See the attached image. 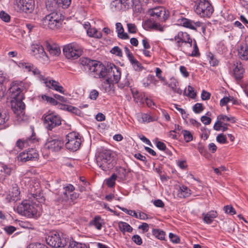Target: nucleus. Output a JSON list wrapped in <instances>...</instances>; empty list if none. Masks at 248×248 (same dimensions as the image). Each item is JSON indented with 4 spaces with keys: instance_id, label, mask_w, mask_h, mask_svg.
<instances>
[{
    "instance_id": "obj_44",
    "label": "nucleus",
    "mask_w": 248,
    "mask_h": 248,
    "mask_svg": "<svg viewBox=\"0 0 248 248\" xmlns=\"http://www.w3.org/2000/svg\"><path fill=\"white\" fill-rule=\"evenodd\" d=\"M128 60L132 64L135 70H140L141 67V64L136 59H135L133 55L129 58Z\"/></svg>"
},
{
    "instance_id": "obj_29",
    "label": "nucleus",
    "mask_w": 248,
    "mask_h": 248,
    "mask_svg": "<svg viewBox=\"0 0 248 248\" xmlns=\"http://www.w3.org/2000/svg\"><path fill=\"white\" fill-rule=\"evenodd\" d=\"M203 221L207 224H211L214 219L217 216V213L215 211H211L206 214H203Z\"/></svg>"
},
{
    "instance_id": "obj_24",
    "label": "nucleus",
    "mask_w": 248,
    "mask_h": 248,
    "mask_svg": "<svg viewBox=\"0 0 248 248\" xmlns=\"http://www.w3.org/2000/svg\"><path fill=\"white\" fill-rule=\"evenodd\" d=\"M175 192L177 196L180 198H186L191 194V191L188 187H178Z\"/></svg>"
},
{
    "instance_id": "obj_4",
    "label": "nucleus",
    "mask_w": 248,
    "mask_h": 248,
    "mask_svg": "<svg viewBox=\"0 0 248 248\" xmlns=\"http://www.w3.org/2000/svg\"><path fill=\"white\" fill-rule=\"evenodd\" d=\"M63 194L58 198V205L67 209L75 204V201L78 197L79 194L74 192L75 187H64Z\"/></svg>"
},
{
    "instance_id": "obj_19",
    "label": "nucleus",
    "mask_w": 248,
    "mask_h": 248,
    "mask_svg": "<svg viewBox=\"0 0 248 248\" xmlns=\"http://www.w3.org/2000/svg\"><path fill=\"white\" fill-rule=\"evenodd\" d=\"M5 198L8 202H16L20 200L21 195L19 187H11L6 193Z\"/></svg>"
},
{
    "instance_id": "obj_51",
    "label": "nucleus",
    "mask_w": 248,
    "mask_h": 248,
    "mask_svg": "<svg viewBox=\"0 0 248 248\" xmlns=\"http://www.w3.org/2000/svg\"><path fill=\"white\" fill-rule=\"evenodd\" d=\"M204 109L202 104L197 103L193 107V110L195 113H200Z\"/></svg>"
},
{
    "instance_id": "obj_13",
    "label": "nucleus",
    "mask_w": 248,
    "mask_h": 248,
    "mask_svg": "<svg viewBox=\"0 0 248 248\" xmlns=\"http://www.w3.org/2000/svg\"><path fill=\"white\" fill-rule=\"evenodd\" d=\"M14 7L18 12L31 13L34 8V0H15Z\"/></svg>"
},
{
    "instance_id": "obj_36",
    "label": "nucleus",
    "mask_w": 248,
    "mask_h": 248,
    "mask_svg": "<svg viewBox=\"0 0 248 248\" xmlns=\"http://www.w3.org/2000/svg\"><path fill=\"white\" fill-rule=\"evenodd\" d=\"M87 32L88 35L90 37L100 38L102 36L101 31H98L95 28H90L88 29L87 31Z\"/></svg>"
},
{
    "instance_id": "obj_31",
    "label": "nucleus",
    "mask_w": 248,
    "mask_h": 248,
    "mask_svg": "<svg viewBox=\"0 0 248 248\" xmlns=\"http://www.w3.org/2000/svg\"><path fill=\"white\" fill-rule=\"evenodd\" d=\"M118 227L120 231L124 234L125 232H131L133 231L132 227L127 223L120 221L118 222Z\"/></svg>"
},
{
    "instance_id": "obj_1",
    "label": "nucleus",
    "mask_w": 248,
    "mask_h": 248,
    "mask_svg": "<svg viewBox=\"0 0 248 248\" xmlns=\"http://www.w3.org/2000/svg\"><path fill=\"white\" fill-rule=\"evenodd\" d=\"M80 63L85 71L89 72L95 78H111L114 83H118L121 77L120 68L114 64L110 65L108 68L100 62L90 60L87 58H81Z\"/></svg>"
},
{
    "instance_id": "obj_30",
    "label": "nucleus",
    "mask_w": 248,
    "mask_h": 248,
    "mask_svg": "<svg viewBox=\"0 0 248 248\" xmlns=\"http://www.w3.org/2000/svg\"><path fill=\"white\" fill-rule=\"evenodd\" d=\"M151 20L145 21V26H147L148 28L156 31H163V28L159 23L153 22Z\"/></svg>"
},
{
    "instance_id": "obj_11",
    "label": "nucleus",
    "mask_w": 248,
    "mask_h": 248,
    "mask_svg": "<svg viewBox=\"0 0 248 248\" xmlns=\"http://www.w3.org/2000/svg\"><path fill=\"white\" fill-rule=\"evenodd\" d=\"M64 146V141L62 138L57 135L49 136L45 144L46 149L52 152H58Z\"/></svg>"
},
{
    "instance_id": "obj_47",
    "label": "nucleus",
    "mask_w": 248,
    "mask_h": 248,
    "mask_svg": "<svg viewBox=\"0 0 248 248\" xmlns=\"http://www.w3.org/2000/svg\"><path fill=\"white\" fill-rule=\"evenodd\" d=\"M9 118V115L5 111L0 110V125L4 124Z\"/></svg>"
},
{
    "instance_id": "obj_10",
    "label": "nucleus",
    "mask_w": 248,
    "mask_h": 248,
    "mask_svg": "<svg viewBox=\"0 0 248 248\" xmlns=\"http://www.w3.org/2000/svg\"><path fill=\"white\" fill-rule=\"evenodd\" d=\"M81 143L80 135L77 132H72L66 137L65 147L71 151H76L79 149Z\"/></svg>"
},
{
    "instance_id": "obj_58",
    "label": "nucleus",
    "mask_w": 248,
    "mask_h": 248,
    "mask_svg": "<svg viewBox=\"0 0 248 248\" xmlns=\"http://www.w3.org/2000/svg\"><path fill=\"white\" fill-rule=\"evenodd\" d=\"M155 72L156 77L158 78L160 80L164 82L165 81L166 78L165 77H163L162 75V70L158 67H156L155 69Z\"/></svg>"
},
{
    "instance_id": "obj_21",
    "label": "nucleus",
    "mask_w": 248,
    "mask_h": 248,
    "mask_svg": "<svg viewBox=\"0 0 248 248\" xmlns=\"http://www.w3.org/2000/svg\"><path fill=\"white\" fill-rule=\"evenodd\" d=\"M191 38L190 35L186 32L179 31L177 35L174 36L175 41V46H180L181 44L186 43V41H191Z\"/></svg>"
},
{
    "instance_id": "obj_49",
    "label": "nucleus",
    "mask_w": 248,
    "mask_h": 248,
    "mask_svg": "<svg viewBox=\"0 0 248 248\" xmlns=\"http://www.w3.org/2000/svg\"><path fill=\"white\" fill-rule=\"evenodd\" d=\"M0 171L1 173H4V174H1L2 175H10L11 171H12V168L8 167V166L6 165L2 164L1 167Z\"/></svg>"
},
{
    "instance_id": "obj_33",
    "label": "nucleus",
    "mask_w": 248,
    "mask_h": 248,
    "mask_svg": "<svg viewBox=\"0 0 248 248\" xmlns=\"http://www.w3.org/2000/svg\"><path fill=\"white\" fill-rule=\"evenodd\" d=\"M105 78L102 82V88L104 89L106 92H108L110 91L111 86L113 85L114 82L111 80V78Z\"/></svg>"
},
{
    "instance_id": "obj_12",
    "label": "nucleus",
    "mask_w": 248,
    "mask_h": 248,
    "mask_svg": "<svg viewBox=\"0 0 248 248\" xmlns=\"http://www.w3.org/2000/svg\"><path fill=\"white\" fill-rule=\"evenodd\" d=\"M147 14L151 17V19H157L159 22H164L168 19L169 13L162 6H157L149 9Z\"/></svg>"
},
{
    "instance_id": "obj_46",
    "label": "nucleus",
    "mask_w": 248,
    "mask_h": 248,
    "mask_svg": "<svg viewBox=\"0 0 248 248\" xmlns=\"http://www.w3.org/2000/svg\"><path fill=\"white\" fill-rule=\"evenodd\" d=\"M68 248H89V247L85 244L72 241L70 242Z\"/></svg>"
},
{
    "instance_id": "obj_63",
    "label": "nucleus",
    "mask_w": 248,
    "mask_h": 248,
    "mask_svg": "<svg viewBox=\"0 0 248 248\" xmlns=\"http://www.w3.org/2000/svg\"><path fill=\"white\" fill-rule=\"evenodd\" d=\"M122 210L127 214L134 217H138V214L134 210H128L126 208H121Z\"/></svg>"
},
{
    "instance_id": "obj_34",
    "label": "nucleus",
    "mask_w": 248,
    "mask_h": 248,
    "mask_svg": "<svg viewBox=\"0 0 248 248\" xmlns=\"http://www.w3.org/2000/svg\"><path fill=\"white\" fill-rule=\"evenodd\" d=\"M127 173L128 171L122 167L119 168L117 170V174H116L118 181H122L125 180Z\"/></svg>"
},
{
    "instance_id": "obj_9",
    "label": "nucleus",
    "mask_w": 248,
    "mask_h": 248,
    "mask_svg": "<svg viewBox=\"0 0 248 248\" xmlns=\"http://www.w3.org/2000/svg\"><path fill=\"white\" fill-rule=\"evenodd\" d=\"M63 52L67 59H77L82 55L83 50L78 44L72 43L63 46Z\"/></svg>"
},
{
    "instance_id": "obj_38",
    "label": "nucleus",
    "mask_w": 248,
    "mask_h": 248,
    "mask_svg": "<svg viewBox=\"0 0 248 248\" xmlns=\"http://www.w3.org/2000/svg\"><path fill=\"white\" fill-rule=\"evenodd\" d=\"M101 217L99 216L95 217L93 220L90 222V225L94 226L97 230H101L102 228V223L100 222Z\"/></svg>"
},
{
    "instance_id": "obj_35",
    "label": "nucleus",
    "mask_w": 248,
    "mask_h": 248,
    "mask_svg": "<svg viewBox=\"0 0 248 248\" xmlns=\"http://www.w3.org/2000/svg\"><path fill=\"white\" fill-rule=\"evenodd\" d=\"M121 2L120 0H114L112 1L110 4L111 10L113 12H115L123 10Z\"/></svg>"
},
{
    "instance_id": "obj_32",
    "label": "nucleus",
    "mask_w": 248,
    "mask_h": 248,
    "mask_svg": "<svg viewBox=\"0 0 248 248\" xmlns=\"http://www.w3.org/2000/svg\"><path fill=\"white\" fill-rule=\"evenodd\" d=\"M194 40V39H191V42L190 41H186V43H181L180 46H177V49L182 50L186 53L188 54V52L187 51L189 50V48H191L193 45Z\"/></svg>"
},
{
    "instance_id": "obj_40",
    "label": "nucleus",
    "mask_w": 248,
    "mask_h": 248,
    "mask_svg": "<svg viewBox=\"0 0 248 248\" xmlns=\"http://www.w3.org/2000/svg\"><path fill=\"white\" fill-rule=\"evenodd\" d=\"M217 120H220L222 123L223 122H231L232 123H235V118L233 117H228L224 115H219L217 117Z\"/></svg>"
},
{
    "instance_id": "obj_27",
    "label": "nucleus",
    "mask_w": 248,
    "mask_h": 248,
    "mask_svg": "<svg viewBox=\"0 0 248 248\" xmlns=\"http://www.w3.org/2000/svg\"><path fill=\"white\" fill-rule=\"evenodd\" d=\"M116 31L119 38L124 40L129 38L127 33L124 32V28L121 23L118 22L116 24Z\"/></svg>"
},
{
    "instance_id": "obj_48",
    "label": "nucleus",
    "mask_w": 248,
    "mask_h": 248,
    "mask_svg": "<svg viewBox=\"0 0 248 248\" xmlns=\"http://www.w3.org/2000/svg\"><path fill=\"white\" fill-rule=\"evenodd\" d=\"M117 180V175L113 174L109 178L106 180V183L108 186H114L115 184V181Z\"/></svg>"
},
{
    "instance_id": "obj_61",
    "label": "nucleus",
    "mask_w": 248,
    "mask_h": 248,
    "mask_svg": "<svg viewBox=\"0 0 248 248\" xmlns=\"http://www.w3.org/2000/svg\"><path fill=\"white\" fill-rule=\"evenodd\" d=\"M217 140L220 143L224 144L227 142L226 136L223 134H220L217 137Z\"/></svg>"
},
{
    "instance_id": "obj_42",
    "label": "nucleus",
    "mask_w": 248,
    "mask_h": 248,
    "mask_svg": "<svg viewBox=\"0 0 248 248\" xmlns=\"http://www.w3.org/2000/svg\"><path fill=\"white\" fill-rule=\"evenodd\" d=\"M60 7L63 9L69 7L71 3V0H54Z\"/></svg>"
},
{
    "instance_id": "obj_17",
    "label": "nucleus",
    "mask_w": 248,
    "mask_h": 248,
    "mask_svg": "<svg viewBox=\"0 0 248 248\" xmlns=\"http://www.w3.org/2000/svg\"><path fill=\"white\" fill-rule=\"evenodd\" d=\"M37 139L35 137V133L32 131L31 135L26 139H19L16 142V146L19 149L26 147L28 146H31L32 144L37 143Z\"/></svg>"
},
{
    "instance_id": "obj_15",
    "label": "nucleus",
    "mask_w": 248,
    "mask_h": 248,
    "mask_svg": "<svg viewBox=\"0 0 248 248\" xmlns=\"http://www.w3.org/2000/svg\"><path fill=\"white\" fill-rule=\"evenodd\" d=\"M16 64L24 72L31 73L38 79H43L42 72L32 63L29 62H20L16 63Z\"/></svg>"
},
{
    "instance_id": "obj_20",
    "label": "nucleus",
    "mask_w": 248,
    "mask_h": 248,
    "mask_svg": "<svg viewBox=\"0 0 248 248\" xmlns=\"http://www.w3.org/2000/svg\"><path fill=\"white\" fill-rule=\"evenodd\" d=\"M39 80L43 81L45 85L49 88L55 90L61 93H63L64 90L63 87L61 86L59 83L54 80L48 79L46 78L43 75V79H38Z\"/></svg>"
},
{
    "instance_id": "obj_52",
    "label": "nucleus",
    "mask_w": 248,
    "mask_h": 248,
    "mask_svg": "<svg viewBox=\"0 0 248 248\" xmlns=\"http://www.w3.org/2000/svg\"><path fill=\"white\" fill-rule=\"evenodd\" d=\"M209 62L212 66H217L219 62L218 60L212 54L209 55Z\"/></svg>"
},
{
    "instance_id": "obj_60",
    "label": "nucleus",
    "mask_w": 248,
    "mask_h": 248,
    "mask_svg": "<svg viewBox=\"0 0 248 248\" xmlns=\"http://www.w3.org/2000/svg\"><path fill=\"white\" fill-rule=\"evenodd\" d=\"M0 18L4 22H8L10 20V16L4 11L0 13Z\"/></svg>"
},
{
    "instance_id": "obj_59",
    "label": "nucleus",
    "mask_w": 248,
    "mask_h": 248,
    "mask_svg": "<svg viewBox=\"0 0 248 248\" xmlns=\"http://www.w3.org/2000/svg\"><path fill=\"white\" fill-rule=\"evenodd\" d=\"M132 240L138 245H141L142 243V240L140 236L138 234L134 235L132 237Z\"/></svg>"
},
{
    "instance_id": "obj_50",
    "label": "nucleus",
    "mask_w": 248,
    "mask_h": 248,
    "mask_svg": "<svg viewBox=\"0 0 248 248\" xmlns=\"http://www.w3.org/2000/svg\"><path fill=\"white\" fill-rule=\"evenodd\" d=\"M142 121L144 123H149L155 121V119L152 117L150 114L144 113L141 116Z\"/></svg>"
},
{
    "instance_id": "obj_16",
    "label": "nucleus",
    "mask_w": 248,
    "mask_h": 248,
    "mask_svg": "<svg viewBox=\"0 0 248 248\" xmlns=\"http://www.w3.org/2000/svg\"><path fill=\"white\" fill-rule=\"evenodd\" d=\"M180 24L184 27L193 30H197L198 28L202 27V31L205 30V27L203 24L200 21H194V20L186 18H182L180 19Z\"/></svg>"
},
{
    "instance_id": "obj_22",
    "label": "nucleus",
    "mask_w": 248,
    "mask_h": 248,
    "mask_svg": "<svg viewBox=\"0 0 248 248\" xmlns=\"http://www.w3.org/2000/svg\"><path fill=\"white\" fill-rule=\"evenodd\" d=\"M32 54L37 57L43 58L46 56L44 47L39 44H33L31 46Z\"/></svg>"
},
{
    "instance_id": "obj_37",
    "label": "nucleus",
    "mask_w": 248,
    "mask_h": 248,
    "mask_svg": "<svg viewBox=\"0 0 248 248\" xmlns=\"http://www.w3.org/2000/svg\"><path fill=\"white\" fill-rule=\"evenodd\" d=\"M153 234L157 239L161 240H165V232L160 229H153Z\"/></svg>"
},
{
    "instance_id": "obj_39",
    "label": "nucleus",
    "mask_w": 248,
    "mask_h": 248,
    "mask_svg": "<svg viewBox=\"0 0 248 248\" xmlns=\"http://www.w3.org/2000/svg\"><path fill=\"white\" fill-rule=\"evenodd\" d=\"M187 92L185 90L184 92V94L191 97V98H195L196 96V93L195 92L194 88L190 85L187 87Z\"/></svg>"
},
{
    "instance_id": "obj_5",
    "label": "nucleus",
    "mask_w": 248,
    "mask_h": 248,
    "mask_svg": "<svg viewBox=\"0 0 248 248\" xmlns=\"http://www.w3.org/2000/svg\"><path fill=\"white\" fill-rule=\"evenodd\" d=\"M38 208L37 204L25 200L18 205L16 210L17 212L21 215L28 217L37 218L40 215V212L38 211Z\"/></svg>"
},
{
    "instance_id": "obj_64",
    "label": "nucleus",
    "mask_w": 248,
    "mask_h": 248,
    "mask_svg": "<svg viewBox=\"0 0 248 248\" xmlns=\"http://www.w3.org/2000/svg\"><path fill=\"white\" fill-rule=\"evenodd\" d=\"M4 230L8 234L10 235L16 231V228L13 226H7L4 228Z\"/></svg>"
},
{
    "instance_id": "obj_14",
    "label": "nucleus",
    "mask_w": 248,
    "mask_h": 248,
    "mask_svg": "<svg viewBox=\"0 0 248 248\" xmlns=\"http://www.w3.org/2000/svg\"><path fill=\"white\" fill-rule=\"evenodd\" d=\"M46 240L48 245L54 248H63L67 243L66 239L61 237L60 234L57 232L49 235Z\"/></svg>"
},
{
    "instance_id": "obj_54",
    "label": "nucleus",
    "mask_w": 248,
    "mask_h": 248,
    "mask_svg": "<svg viewBox=\"0 0 248 248\" xmlns=\"http://www.w3.org/2000/svg\"><path fill=\"white\" fill-rule=\"evenodd\" d=\"M131 83L129 79L126 76L125 79L122 82H121L118 84L119 88L121 89H123L125 87H131L130 86Z\"/></svg>"
},
{
    "instance_id": "obj_25",
    "label": "nucleus",
    "mask_w": 248,
    "mask_h": 248,
    "mask_svg": "<svg viewBox=\"0 0 248 248\" xmlns=\"http://www.w3.org/2000/svg\"><path fill=\"white\" fill-rule=\"evenodd\" d=\"M46 46L47 50L52 56H58L61 53V49L56 44H50L48 42H46Z\"/></svg>"
},
{
    "instance_id": "obj_6",
    "label": "nucleus",
    "mask_w": 248,
    "mask_h": 248,
    "mask_svg": "<svg viewBox=\"0 0 248 248\" xmlns=\"http://www.w3.org/2000/svg\"><path fill=\"white\" fill-rule=\"evenodd\" d=\"M113 154L110 150H103L100 151L96 157L97 165L103 170L107 171L111 169L112 164Z\"/></svg>"
},
{
    "instance_id": "obj_43",
    "label": "nucleus",
    "mask_w": 248,
    "mask_h": 248,
    "mask_svg": "<svg viewBox=\"0 0 248 248\" xmlns=\"http://www.w3.org/2000/svg\"><path fill=\"white\" fill-rule=\"evenodd\" d=\"M163 84L167 85L168 87L170 88L173 87V86H178L179 82L176 79L172 77L170 79L168 82H167L165 79V81L163 82Z\"/></svg>"
},
{
    "instance_id": "obj_45",
    "label": "nucleus",
    "mask_w": 248,
    "mask_h": 248,
    "mask_svg": "<svg viewBox=\"0 0 248 248\" xmlns=\"http://www.w3.org/2000/svg\"><path fill=\"white\" fill-rule=\"evenodd\" d=\"M182 133L186 142H189L193 140V136L190 131L183 130L182 131Z\"/></svg>"
},
{
    "instance_id": "obj_26",
    "label": "nucleus",
    "mask_w": 248,
    "mask_h": 248,
    "mask_svg": "<svg viewBox=\"0 0 248 248\" xmlns=\"http://www.w3.org/2000/svg\"><path fill=\"white\" fill-rule=\"evenodd\" d=\"M239 57L242 60H248V46L247 45H241L238 49Z\"/></svg>"
},
{
    "instance_id": "obj_41",
    "label": "nucleus",
    "mask_w": 248,
    "mask_h": 248,
    "mask_svg": "<svg viewBox=\"0 0 248 248\" xmlns=\"http://www.w3.org/2000/svg\"><path fill=\"white\" fill-rule=\"evenodd\" d=\"M193 49L192 52L191 53L188 52L187 55L192 57H199L200 55V53L199 52V48L195 40H194L193 41Z\"/></svg>"
},
{
    "instance_id": "obj_3",
    "label": "nucleus",
    "mask_w": 248,
    "mask_h": 248,
    "mask_svg": "<svg viewBox=\"0 0 248 248\" xmlns=\"http://www.w3.org/2000/svg\"><path fill=\"white\" fill-rule=\"evenodd\" d=\"M63 19L64 16L61 13L52 12L41 20L40 25L46 29L55 30L61 26Z\"/></svg>"
},
{
    "instance_id": "obj_23",
    "label": "nucleus",
    "mask_w": 248,
    "mask_h": 248,
    "mask_svg": "<svg viewBox=\"0 0 248 248\" xmlns=\"http://www.w3.org/2000/svg\"><path fill=\"white\" fill-rule=\"evenodd\" d=\"M28 197L30 199H35L37 200H41L43 198V193L41 192L40 187H31L29 190Z\"/></svg>"
},
{
    "instance_id": "obj_62",
    "label": "nucleus",
    "mask_w": 248,
    "mask_h": 248,
    "mask_svg": "<svg viewBox=\"0 0 248 248\" xmlns=\"http://www.w3.org/2000/svg\"><path fill=\"white\" fill-rule=\"evenodd\" d=\"M128 31L129 33H134L137 31V28L136 25L132 23H128L127 24Z\"/></svg>"
},
{
    "instance_id": "obj_8",
    "label": "nucleus",
    "mask_w": 248,
    "mask_h": 248,
    "mask_svg": "<svg viewBox=\"0 0 248 248\" xmlns=\"http://www.w3.org/2000/svg\"><path fill=\"white\" fill-rule=\"evenodd\" d=\"M43 123L45 128L51 131L53 128L59 126L62 124L60 116L53 112L48 111L43 116Z\"/></svg>"
},
{
    "instance_id": "obj_2",
    "label": "nucleus",
    "mask_w": 248,
    "mask_h": 248,
    "mask_svg": "<svg viewBox=\"0 0 248 248\" xmlns=\"http://www.w3.org/2000/svg\"><path fill=\"white\" fill-rule=\"evenodd\" d=\"M22 82L14 83L9 89L12 98L11 108L16 114L17 120L19 123H22L24 120V111L25 108V105L22 101L24 98Z\"/></svg>"
},
{
    "instance_id": "obj_55",
    "label": "nucleus",
    "mask_w": 248,
    "mask_h": 248,
    "mask_svg": "<svg viewBox=\"0 0 248 248\" xmlns=\"http://www.w3.org/2000/svg\"><path fill=\"white\" fill-rule=\"evenodd\" d=\"M223 210L227 214H229L231 215H233L236 214L235 209L232 205H226L224 207Z\"/></svg>"
},
{
    "instance_id": "obj_7",
    "label": "nucleus",
    "mask_w": 248,
    "mask_h": 248,
    "mask_svg": "<svg viewBox=\"0 0 248 248\" xmlns=\"http://www.w3.org/2000/svg\"><path fill=\"white\" fill-rule=\"evenodd\" d=\"M194 11L200 17L210 18L214 12V8L207 0H197L195 2Z\"/></svg>"
},
{
    "instance_id": "obj_56",
    "label": "nucleus",
    "mask_w": 248,
    "mask_h": 248,
    "mask_svg": "<svg viewBox=\"0 0 248 248\" xmlns=\"http://www.w3.org/2000/svg\"><path fill=\"white\" fill-rule=\"evenodd\" d=\"M42 99L46 101L47 102H49L54 105L57 104V101L55 99L46 95H42Z\"/></svg>"
},
{
    "instance_id": "obj_53",
    "label": "nucleus",
    "mask_w": 248,
    "mask_h": 248,
    "mask_svg": "<svg viewBox=\"0 0 248 248\" xmlns=\"http://www.w3.org/2000/svg\"><path fill=\"white\" fill-rule=\"evenodd\" d=\"M123 9H128L133 4V0H120Z\"/></svg>"
},
{
    "instance_id": "obj_28",
    "label": "nucleus",
    "mask_w": 248,
    "mask_h": 248,
    "mask_svg": "<svg viewBox=\"0 0 248 248\" xmlns=\"http://www.w3.org/2000/svg\"><path fill=\"white\" fill-rule=\"evenodd\" d=\"M244 72V69L241 64L237 63L233 70L234 76L235 79L238 81L240 80L243 77Z\"/></svg>"
},
{
    "instance_id": "obj_18",
    "label": "nucleus",
    "mask_w": 248,
    "mask_h": 248,
    "mask_svg": "<svg viewBox=\"0 0 248 248\" xmlns=\"http://www.w3.org/2000/svg\"><path fill=\"white\" fill-rule=\"evenodd\" d=\"M39 154L36 150L31 148L26 152H23L19 154L18 159L26 162L30 160H35L38 159Z\"/></svg>"
},
{
    "instance_id": "obj_57",
    "label": "nucleus",
    "mask_w": 248,
    "mask_h": 248,
    "mask_svg": "<svg viewBox=\"0 0 248 248\" xmlns=\"http://www.w3.org/2000/svg\"><path fill=\"white\" fill-rule=\"evenodd\" d=\"M112 54H115L118 56H122L123 53L122 50L118 46H114L110 50Z\"/></svg>"
}]
</instances>
